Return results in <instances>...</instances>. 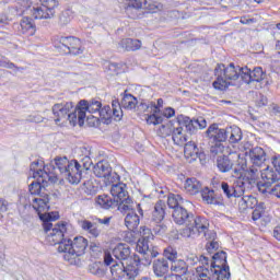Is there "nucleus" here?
Segmentation results:
<instances>
[{
    "instance_id": "nucleus-1",
    "label": "nucleus",
    "mask_w": 280,
    "mask_h": 280,
    "mask_svg": "<svg viewBox=\"0 0 280 280\" xmlns=\"http://www.w3.org/2000/svg\"><path fill=\"white\" fill-rule=\"evenodd\" d=\"M84 154L78 160L63 158H55L50 164H45L43 160H37L31 164V174L37 182H33L30 186L32 196H38L40 189L47 183H58V172L71 185H78L82 180V171L91 170L93 160H91V151L88 148H81Z\"/></svg>"
},
{
    "instance_id": "nucleus-2",
    "label": "nucleus",
    "mask_w": 280,
    "mask_h": 280,
    "mask_svg": "<svg viewBox=\"0 0 280 280\" xmlns=\"http://www.w3.org/2000/svg\"><path fill=\"white\" fill-rule=\"evenodd\" d=\"M113 255L119 262L113 259ZM113 255L105 252L104 264L110 266V273L115 280L128 279L135 280L139 276V266L141 265V257L137 254L132 255L128 244L119 243L113 249Z\"/></svg>"
},
{
    "instance_id": "nucleus-3",
    "label": "nucleus",
    "mask_w": 280,
    "mask_h": 280,
    "mask_svg": "<svg viewBox=\"0 0 280 280\" xmlns=\"http://www.w3.org/2000/svg\"><path fill=\"white\" fill-rule=\"evenodd\" d=\"M189 266H199L195 269L194 276L197 280H230L231 271L226 264V253L217 252L211 258L201 255L199 258L195 254L186 257Z\"/></svg>"
},
{
    "instance_id": "nucleus-4",
    "label": "nucleus",
    "mask_w": 280,
    "mask_h": 280,
    "mask_svg": "<svg viewBox=\"0 0 280 280\" xmlns=\"http://www.w3.org/2000/svg\"><path fill=\"white\" fill-rule=\"evenodd\" d=\"M32 207L37 211L39 219L43 222V228L46 233V242L50 246L65 243L67 233H69L70 224L61 221L54 225L55 220H58V212L47 213L49 211V198L48 197H34L32 199Z\"/></svg>"
},
{
    "instance_id": "nucleus-5",
    "label": "nucleus",
    "mask_w": 280,
    "mask_h": 280,
    "mask_svg": "<svg viewBox=\"0 0 280 280\" xmlns=\"http://www.w3.org/2000/svg\"><path fill=\"white\" fill-rule=\"evenodd\" d=\"M214 73L217 79L212 86L217 91H226L229 86H236L237 82H243L244 68L234 63L229 66L218 65Z\"/></svg>"
},
{
    "instance_id": "nucleus-6",
    "label": "nucleus",
    "mask_w": 280,
    "mask_h": 280,
    "mask_svg": "<svg viewBox=\"0 0 280 280\" xmlns=\"http://www.w3.org/2000/svg\"><path fill=\"white\" fill-rule=\"evenodd\" d=\"M22 8L26 9V12L32 14L33 19H54L56 14V8L60 4L58 0H14Z\"/></svg>"
},
{
    "instance_id": "nucleus-7",
    "label": "nucleus",
    "mask_w": 280,
    "mask_h": 280,
    "mask_svg": "<svg viewBox=\"0 0 280 280\" xmlns=\"http://www.w3.org/2000/svg\"><path fill=\"white\" fill-rule=\"evenodd\" d=\"M110 194L113 198H116L118 211L121 213H132L133 211H138L140 215H143V209H141L140 203H135L132 199L128 196V190L126 189V184L118 183L112 185Z\"/></svg>"
},
{
    "instance_id": "nucleus-8",
    "label": "nucleus",
    "mask_w": 280,
    "mask_h": 280,
    "mask_svg": "<svg viewBox=\"0 0 280 280\" xmlns=\"http://www.w3.org/2000/svg\"><path fill=\"white\" fill-rule=\"evenodd\" d=\"M88 246L89 241L86 238L83 236H75L72 241L71 238L63 241V243L58 246V252L65 253L63 259L66 261H70V264H73L71 260L75 259V257H82V255H84L86 252Z\"/></svg>"
},
{
    "instance_id": "nucleus-9",
    "label": "nucleus",
    "mask_w": 280,
    "mask_h": 280,
    "mask_svg": "<svg viewBox=\"0 0 280 280\" xmlns=\"http://www.w3.org/2000/svg\"><path fill=\"white\" fill-rule=\"evenodd\" d=\"M140 235L141 238H139L136 248L140 255H143V259L145 261L144 265L150 266V264H152V259H154V257H159V250H156L152 244L154 235L152 234V231L145 226L141 228Z\"/></svg>"
},
{
    "instance_id": "nucleus-10",
    "label": "nucleus",
    "mask_w": 280,
    "mask_h": 280,
    "mask_svg": "<svg viewBox=\"0 0 280 280\" xmlns=\"http://www.w3.org/2000/svg\"><path fill=\"white\" fill-rule=\"evenodd\" d=\"M203 235L206 240H213L215 237V232L209 231V220L202 217H194L190 220V223H187V228L184 229V237H191V235Z\"/></svg>"
},
{
    "instance_id": "nucleus-11",
    "label": "nucleus",
    "mask_w": 280,
    "mask_h": 280,
    "mask_svg": "<svg viewBox=\"0 0 280 280\" xmlns=\"http://www.w3.org/2000/svg\"><path fill=\"white\" fill-rule=\"evenodd\" d=\"M124 117V110H121V105L117 101H113L112 108L109 105L102 106L97 116H94V121L92 126H95L97 121H103L108 126L114 119V121H121Z\"/></svg>"
},
{
    "instance_id": "nucleus-12",
    "label": "nucleus",
    "mask_w": 280,
    "mask_h": 280,
    "mask_svg": "<svg viewBox=\"0 0 280 280\" xmlns=\"http://www.w3.org/2000/svg\"><path fill=\"white\" fill-rule=\"evenodd\" d=\"M206 135L211 143H214L210 148L211 154H222L224 152V141H228L226 128H219L218 125H211Z\"/></svg>"
},
{
    "instance_id": "nucleus-13",
    "label": "nucleus",
    "mask_w": 280,
    "mask_h": 280,
    "mask_svg": "<svg viewBox=\"0 0 280 280\" xmlns=\"http://www.w3.org/2000/svg\"><path fill=\"white\" fill-rule=\"evenodd\" d=\"M55 47L63 49V51H68V54H72V56H80V54H83L84 51V47H82L80 38L73 36L58 37L55 40Z\"/></svg>"
},
{
    "instance_id": "nucleus-14",
    "label": "nucleus",
    "mask_w": 280,
    "mask_h": 280,
    "mask_svg": "<svg viewBox=\"0 0 280 280\" xmlns=\"http://www.w3.org/2000/svg\"><path fill=\"white\" fill-rule=\"evenodd\" d=\"M139 113L145 115V121L149 126H159L163 124V116L159 115V106L154 102H142L138 105Z\"/></svg>"
},
{
    "instance_id": "nucleus-15",
    "label": "nucleus",
    "mask_w": 280,
    "mask_h": 280,
    "mask_svg": "<svg viewBox=\"0 0 280 280\" xmlns=\"http://www.w3.org/2000/svg\"><path fill=\"white\" fill-rule=\"evenodd\" d=\"M73 108V103L71 102H62L57 103L52 106V115L55 117V122L57 126H63L69 121V114Z\"/></svg>"
},
{
    "instance_id": "nucleus-16",
    "label": "nucleus",
    "mask_w": 280,
    "mask_h": 280,
    "mask_svg": "<svg viewBox=\"0 0 280 280\" xmlns=\"http://www.w3.org/2000/svg\"><path fill=\"white\" fill-rule=\"evenodd\" d=\"M260 176L262 182L258 183L259 191H261L264 187L265 189H268V187H271L273 183L280 180V173L270 166H267L265 170L260 171Z\"/></svg>"
},
{
    "instance_id": "nucleus-17",
    "label": "nucleus",
    "mask_w": 280,
    "mask_h": 280,
    "mask_svg": "<svg viewBox=\"0 0 280 280\" xmlns=\"http://www.w3.org/2000/svg\"><path fill=\"white\" fill-rule=\"evenodd\" d=\"M86 119V110L84 109V106L80 105V102L77 106L73 105V107L70 110V114L68 115V121L71 126H84V121Z\"/></svg>"
},
{
    "instance_id": "nucleus-18",
    "label": "nucleus",
    "mask_w": 280,
    "mask_h": 280,
    "mask_svg": "<svg viewBox=\"0 0 280 280\" xmlns=\"http://www.w3.org/2000/svg\"><path fill=\"white\" fill-rule=\"evenodd\" d=\"M221 189L226 198H242L246 191V183L229 185V183L222 182Z\"/></svg>"
},
{
    "instance_id": "nucleus-19",
    "label": "nucleus",
    "mask_w": 280,
    "mask_h": 280,
    "mask_svg": "<svg viewBox=\"0 0 280 280\" xmlns=\"http://www.w3.org/2000/svg\"><path fill=\"white\" fill-rule=\"evenodd\" d=\"M262 80H266V72H264V69H261V67H256L253 71L248 69V67L243 68V82L245 84H250L253 82H262Z\"/></svg>"
},
{
    "instance_id": "nucleus-20",
    "label": "nucleus",
    "mask_w": 280,
    "mask_h": 280,
    "mask_svg": "<svg viewBox=\"0 0 280 280\" xmlns=\"http://www.w3.org/2000/svg\"><path fill=\"white\" fill-rule=\"evenodd\" d=\"M232 159H237V166L234 167L232 176L237 179L236 185H238V183L242 185L244 182V172L246 170V159L240 153L232 154Z\"/></svg>"
},
{
    "instance_id": "nucleus-21",
    "label": "nucleus",
    "mask_w": 280,
    "mask_h": 280,
    "mask_svg": "<svg viewBox=\"0 0 280 280\" xmlns=\"http://www.w3.org/2000/svg\"><path fill=\"white\" fill-rule=\"evenodd\" d=\"M191 218H194V214L189 213V211H187L183 206L173 210V221L179 226H182V224H186L187 229V224L191 222Z\"/></svg>"
},
{
    "instance_id": "nucleus-22",
    "label": "nucleus",
    "mask_w": 280,
    "mask_h": 280,
    "mask_svg": "<svg viewBox=\"0 0 280 280\" xmlns=\"http://www.w3.org/2000/svg\"><path fill=\"white\" fill-rule=\"evenodd\" d=\"M93 173L97 178H105V180L110 182V174H113V168L108 162L100 161L93 167Z\"/></svg>"
},
{
    "instance_id": "nucleus-23",
    "label": "nucleus",
    "mask_w": 280,
    "mask_h": 280,
    "mask_svg": "<svg viewBox=\"0 0 280 280\" xmlns=\"http://www.w3.org/2000/svg\"><path fill=\"white\" fill-rule=\"evenodd\" d=\"M153 272L155 277H168L167 272H170V261L165 258H159L153 261Z\"/></svg>"
},
{
    "instance_id": "nucleus-24",
    "label": "nucleus",
    "mask_w": 280,
    "mask_h": 280,
    "mask_svg": "<svg viewBox=\"0 0 280 280\" xmlns=\"http://www.w3.org/2000/svg\"><path fill=\"white\" fill-rule=\"evenodd\" d=\"M249 159L254 167H261L266 163V151L261 147H256L249 150Z\"/></svg>"
},
{
    "instance_id": "nucleus-25",
    "label": "nucleus",
    "mask_w": 280,
    "mask_h": 280,
    "mask_svg": "<svg viewBox=\"0 0 280 280\" xmlns=\"http://www.w3.org/2000/svg\"><path fill=\"white\" fill-rule=\"evenodd\" d=\"M184 145V155L185 159H187L188 163H194V161H197L199 156V149L198 145H196V142H185Z\"/></svg>"
},
{
    "instance_id": "nucleus-26",
    "label": "nucleus",
    "mask_w": 280,
    "mask_h": 280,
    "mask_svg": "<svg viewBox=\"0 0 280 280\" xmlns=\"http://www.w3.org/2000/svg\"><path fill=\"white\" fill-rule=\"evenodd\" d=\"M259 174H261V171L258 166L253 165L249 170L245 168L243 182H241V185L245 183V187H248L249 185L255 184V180L259 178Z\"/></svg>"
},
{
    "instance_id": "nucleus-27",
    "label": "nucleus",
    "mask_w": 280,
    "mask_h": 280,
    "mask_svg": "<svg viewBox=\"0 0 280 280\" xmlns=\"http://www.w3.org/2000/svg\"><path fill=\"white\" fill-rule=\"evenodd\" d=\"M170 270L172 272H175V275L170 276L174 277L173 279H176L177 277H183V275H187V262L183 259L173 260V262L170 266Z\"/></svg>"
},
{
    "instance_id": "nucleus-28",
    "label": "nucleus",
    "mask_w": 280,
    "mask_h": 280,
    "mask_svg": "<svg viewBox=\"0 0 280 280\" xmlns=\"http://www.w3.org/2000/svg\"><path fill=\"white\" fill-rule=\"evenodd\" d=\"M95 203L101 207V209H115L117 205V198H112L108 195H98L95 199Z\"/></svg>"
},
{
    "instance_id": "nucleus-29",
    "label": "nucleus",
    "mask_w": 280,
    "mask_h": 280,
    "mask_svg": "<svg viewBox=\"0 0 280 280\" xmlns=\"http://www.w3.org/2000/svg\"><path fill=\"white\" fill-rule=\"evenodd\" d=\"M118 49H122L124 51H139L141 49V40L125 38L118 43Z\"/></svg>"
},
{
    "instance_id": "nucleus-30",
    "label": "nucleus",
    "mask_w": 280,
    "mask_h": 280,
    "mask_svg": "<svg viewBox=\"0 0 280 280\" xmlns=\"http://www.w3.org/2000/svg\"><path fill=\"white\" fill-rule=\"evenodd\" d=\"M201 198L203 202H207V205H222V199L218 198V195H215V190L210 189L209 187H206L201 190Z\"/></svg>"
},
{
    "instance_id": "nucleus-31",
    "label": "nucleus",
    "mask_w": 280,
    "mask_h": 280,
    "mask_svg": "<svg viewBox=\"0 0 280 280\" xmlns=\"http://www.w3.org/2000/svg\"><path fill=\"white\" fill-rule=\"evenodd\" d=\"M20 32L25 36H34L36 34V24L31 18L24 16L20 22Z\"/></svg>"
},
{
    "instance_id": "nucleus-32",
    "label": "nucleus",
    "mask_w": 280,
    "mask_h": 280,
    "mask_svg": "<svg viewBox=\"0 0 280 280\" xmlns=\"http://www.w3.org/2000/svg\"><path fill=\"white\" fill-rule=\"evenodd\" d=\"M80 106H83L85 113H90L91 115H98L102 109V101L91 100L90 102L86 100L80 101Z\"/></svg>"
},
{
    "instance_id": "nucleus-33",
    "label": "nucleus",
    "mask_w": 280,
    "mask_h": 280,
    "mask_svg": "<svg viewBox=\"0 0 280 280\" xmlns=\"http://www.w3.org/2000/svg\"><path fill=\"white\" fill-rule=\"evenodd\" d=\"M171 137L175 145H185V143H187V133H185V129H183V126H180V124L175 126V128L173 129V133H171Z\"/></svg>"
},
{
    "instance_id": "nucleus-34",
    "label": "nucleus",
    "mask_w": 280,
    "mask_h": 280,
    "mask_svg": "<svg viewBox=\"0 0 280 280\" xmlns=\"http://www.w3.org/2000/svg\"><path fill=\"white\" fill-rule=\"evenodd\" d=\"M184 189L190 196H196L202 189V184L195 177L187 178L184 184Z\"/></svg>"
},
{
    "instance_id": "nucleus-35",
    "label": "nucleus",
    "mask_w": 280,
    "mask_h": 280,
    "mask_svg": "<svg viewBox=\"0 0 280 280\" xmlns=\"http://www.w3.org/2000/svg\"><path fill=\"white\" fill-rule=\"evenodd\" d=\"M141 218H143V215L138 214L137 210H135L133 212H128L125 217V225L129 231H135V229L139 226Z\"/></svg>"
},
{
    "instance_id": "nucleus-36",
    "label": "nucleus",
    "mask_w": 280,
    "mask_h": 280,
    "mask_svg": "<svg viewBox=\"0 0 280 280\" xmlns=\"http://www.w3.org/2000/svg\"><path fill=\"white\" fill-rule=\"evenodd\" d=\"M217 167L222 174H226L233 170V161L226 155H219L217 158Z\"/></svg>"
},
{
    "instance_id": "nucleus-37",
    "label": "nucleus",
    "mask_w": 280,
    "mask_h": 280,
    "mask_svg": "<svg viewBox=\"0 0 280 280\" xmlns=\"http://www.w3.org/2000/svg\"><path fill=\"white\" fill-rule=\"evenodd\" d=\"M229 143H240L242 141V129L237 126L226 128Z\"/></svg>"
},
{
    "instance_id": "nucleus-38",
    "label": "nucleus",
    "mask_w": 280,
    "mask_h": 280,
    "mask_svg": "<svg viewBox=\"0 0 280 280\" xmlns=\"http://www.w3.org/2000/svg\"><path fill=\"white\" fill-rule=\"evenodd\" d=\"M164 218H165V202L163 200H160L154 206L152 220L154 222H163Z\"/></svg>"
},
{
    "instance_id": "nucleus-39",
    "label": "nucleus",
    "mask_w": 280,
    "mask_h": 280,
    "mask_svg": "<svg viewBox=\"0 0 280 280\" xmlns=\"http://www.w3.org/2000/svg\"><path fill=\"white\" fill-rule=\"evenodd\" d=\"M79 225L83 231H86L92 237H100V234L102 233L100 229H97V225L95 223H92L91 221H80Z\"/></svg>"
},
{
    "instance_id": "nucleus-40",
    "label": "nucleus",
    "mask_w": 280,
    "mask_h": 280,
    "mask_svg": "<svg viewBox=\"0 0 280 280\" xmlns=\"http://www.w3.org/2000/svg\"><path fill=\"white\" fill-rule=\"evenodd\" d=\"M167 205L170 209L175 211L185 205V199L180 195L170 194L167 198Z\"/></svg>"
},
{
    "instance_id": "nucleus-41",
    "label": "nucleus",
    "mask_w": 280,
    "mask_h": 280,
    "mask_svg": "<svg viewBox=\"0 0 280 280\" xmlns=\"http://www.w3.org/2000/svg\"><path fill=\"white\" fill-rule=\"evenodd\" d=\"M174 128H176V125L172 121H167L165 124H162L158 129L159 137H162L163 139L167 137H172V133L174 132Z\"/></svg>"
},
{
    "instance_id": "nucleus-42",
    "label": "nucleus",
    "mask_w": 280,
    "mask_h": 280,
    "mask_svg": "<svg viewBox=\"0 0 280 280\" xmlns=\"http://www.w3.org/2000/svg\"><path fill=\"white\" fill-rule=\"evenodd\" d=\"M137 97H135L132 94H125L122 100H121V104L120 108H126L127 110H132L135 108H137Z\"/></svg>"
},
{
    "instance_id": "nucleus-43",
    "label": "nucleus",
    "mask_w": 280,
    "mask_h": 280,
    "mask_svg": "<svg viewBox=\"0 0 280 280\" xmlns=\"http://www.w3.org/2000/svg\"><path fill=\"white\" fill-rule=\"evenodd\" d=\"M91 275H95V277H104L106 275V269L102 262H94L90 266Z\"/></svg>"
},
{
    "instance_id": "nucleus-44",
    "label": "nucleus",
    "mask_w": 280,
    "mask_h": 280,
    "mask_svg": "<svg viewBox=\"0 0 280 280\" xmlns=\"http://www.w3.org/2000/svg\"><path fill=\"white\" fill-rule=\"evenodd\" d=\"M264 213H266V207L264 206V203H258L252 213V220H254V222H257V220L261 219Z\"/></svg>"
},
{
    "instance_id": "nucleus-45",
    "label": "nucleus",
    "mask_w": 280,
    "mask_h": 280,
    "mask_svg": "<svg viewBox=\"0 0 280 280\" xmlns=\"http://www.w3.org/2000/svg\"><path fill=\"white\" fill-rule=\"evenodd\" d=\"M164 257L168 259V261L174 262L178 257V252H176L174 247H167L164 249Z\"/></svg>"
},
{
    "instance_id": "nucleus-46",
    "label": "nucleus",
    "mask_w": 280,
    "mask_h": 280,
    "mask_svg": "<svg viewBox=\"0 0 280 280\" xmlns=\"http://www.w3.org/2000/svg\"><path fill=\"white\" fill-rule=\"evenodd\" d=\"M260 191L261 194H270L271 196H276V198H280V183L276 184L272 188H264Z\"/></svg>"
},
{
    "instance_id": "nucleus-47",
    "label": "nucleus",
    "mask_w": 280,
    "mask_h": 280,
    "mask_svg": "<svg viewBox=\"0 0 280 280\" xmlns=\"http://www.w3.org/2000/svg\"><path fill=\"white\" fill-rule=\"evenodd\" d=\"M184 126H185L187 132H194V130H196L198 128L196 125V120L190 119L189 117L184 118Z\"/></svg>"
},
{
    "instance_id": "nucleus-48",
    "label": "nucleus",
    "mask_w": 280,
    "mask_h": 280,
    "mask_svg": "<svg viewBox=\"0 0 280 280\" xmlns=\"http://www.w3.org/2000/svg\"><path fill=\"white\" fill-rule=\"evenodd\" d=\"M126 1V10H130L132 8L133 10H141L143 8V3L140 2V0H125Z\"/></svg>"
},
{
    "instance_id": "nucleus-49",
    "label": "nucleus",
    "mask_w": 280,
    "mask_h": 280,
    "mask_svg": "<svg viewBox=\"0 0 280 280\" xmlns=\"http://www.w3.org/2000/svg\"><path fill=\"white\" fill-rule=\"evenodd\" d=\"M207 240H210V242L206 245L208 253H213L214 250H218L220 248V243L215 241V236L213 238Z\"/></svg>"
},
{
    "instance_id": "nucleus-50",
    "label": "nucleus",
    "mask_w": 280,
    "mask_h": 280,
    "mask_svg": "<svg viewBox=\"0 0 280 280\" xmlns=\"http://www.w3.org/2000/svg\"><path fill=\"white\" fill-rule=\"evenodd\" d=\"M155 235H165L167 233V225L156 222V225L153 228Z\"/></svg>"
},
{
    "instance_id": "nucleus-51",
    "label": "nucleus",
    "mask_w": 280,
    "mask_h": 280,
    "mask_svg": "<svg viewBox=\"0 0 280 280\" xmlns=\"http://www.w3.org/2000/svg\"><path fill=\"white\" fill-rule=\"evenodd\" d=\"M31 124H43L45 121V117L40 116V114H32L26 118Z\"/></svg>"
},
{
    "instance_id": "nucleus-52",
    "label": "nucleus",
    "mask_w": 280,
    "mask_h": 280,
    "mask_svg": "<svg viewBox=\"0 0 280 280\" xmlns=\"http://www.w3.org/2000/svg\"><path fill=\"white\" fill-rule=\"evenodd\" d=\"M245 200L247 202V209H255V207H257V198L253 196H245Z\"/></svg>"
},
{
    "instance_id": "nucleus-53",
    "label": "nucleus",
    "mask_w": 280,
    "mask_h": 280,
    "mask_svg": "<svg viewBox=\"0 0 280 280\" xmlns=\"http://www.w3.org/2000/svg\"><path fill=\"white\" fill-rule=\"evenodd\" d=\"M195 124L199 130H205V128H207V120L202 117L195 119Z\"/></svg>"
},
{
    "instance_id": "nucleus-54",
    "label": "nucleus",
    "mask_w": 280,
    "mask_h": 280,
    "mask_svg": "<svg viewBox=\"0 0 280 280\" xmlns=\"http://www.w3.org/2000/svg\"><path fill=\"white\" fill-rule=\"evenodd\" d=\"M9 207H10V202H8V200L3 198H0V213H5Z\"/></svg>"
},
{
    "instance_id": "nucleus-55",
    "label": "nucleus",
    "mask_w": 280,
    "mask_h": 280,
    "mask_svg": "<svg viewBox=\"0 0 280 280\" xmlns=\"http://www.w3.org/2000/svg\"><path fill=\"white\" fill-rule=\"evenodd\" d=\"M271 163H272L275 170L280 174V155H275L271 159Z\"/></svg>"
},
{
    "instance_id": "nucleus-56",
    "label": "nucleus",
    "mask_w": 280,
    "mask_h": 280,
    "mask_svg": "<svg viewBox=\"0 0 280 280\" xmlns=\"http://www.w3.org/2000/svg\"><path fill=\"white\" fill-rule=\"evenodd\" d=\"M174 115H176V110L172 107H167L163 112V117H166V119L174 117Z\"/></svg>"
},
{
    "instance_id": "nucleus-57",
    "label": "nucleus",
    "mask_w": 280,
    "mask_h": 280,
    "mask_svg": "<svg viewBox=\"0 0 280 280\" xmlns=\"http://www.w3.org/2000/svg\"><path fill=\"white\" fill-rule=\"evenodd\" d=\"M238 209H240V211H246V209H248V206H247V202H246V196H243L238 200Z\"/></svg>"
},
{
    "instance_id": "nucleus-58",
    "label": "nucleus",
    "mask_w": 280,
    "mask_h": 280,
    "mask_svg": "<svg viewBox=\"0 0 280 280\" xmlns=\"http://www.w3.org/2000/svg\"><path fill=\"white\" fill-rule=\"evenodd\" d=\"M110 220H113L112 217H105V218H103V219L97 218V219H96V222H97L98 224H103L104 226H109V225H110Z\"/></svg>"
},
{
    "instance_id": "nucleus-59",
    "label": "nucleus",
    "mask_w": 280,
    "mask_h": 280,
    "mask_svg": "<svg viewBox=\"0 0 280 280\" xmlns=\"http://www.w3.org/2000/svg\"><path fill=\"white\" fill-rule=\"evenodd\" d=\"M0 67H4L5 69H16V71H19V68H16V66L10 61H0Z\"/></svg>"
},
{
    "instance_id": "nucleus-60",
    "label": "nucleus",
    "mask_w": 280,
    "mask_h": 280,
    "mask_svg": "<svg viewBox=\"0 0 280 280\" xmlns=\"http://www.w3.org/2000/svg\"><path fill=\"white\" fill-rule=\"evenodd\" d=\"M273 237L280 242V225L273 229Z\"/></svg>"
},
{
    "instance_id": "nucleus-61",
    "label": "nucleus",
    "mask_w": 280,
    "mask_h": 280,
    "mask_svg": "<svg viewBox=\"0 0 280 280\" xmlns=\"http://www.w3.org/2000/svg\"><path fill=\"white\" fill-rule=\"evenodd\" d=\"M155 106H158L159 113H161V108H163V98H159L158 104H155Z\"/></svg>"
},
{
    "instance_id": "nucleus-62",
    "label": "nucleus",
    "mask_w": 280,
    "mask_h": 280,
    "mask_svg": "<svg viewBox=\"0 0 280 280\" xmlns=\"http://www.w3.org/2000/svg\"><path fill=\"white\" fill-rule=\"evenodd\" d=\"M276 49L279 51L280 54V39L277 40L276 43Z\"/></svg>"
},
{
    "instance_id": "nucleus-63",
    "label": "nucleus",
    "mask_w": 280,
    "mask_h": 280,
    "mask_svg": "<svg viewBox=\"0 0 280 280\" xmlns=\"http://www.w3.org/2000/svg\"><path fill=\"white\" fill-rule=\"evenodd\" d=\"M141 280H152L151 278L144 277Z\"/></svg>"
},
{
    "instance_id": "nucleus-64",
    "label": "nucleus",
    "mask_w": 280,
    "mask_h": 280,
    "mask_svg": "<svg viewBox=\"0 0 280 280\" xmlns=\"http://www.w3.org/2000/svg\"><path fill=\"white\" fill-rule=\"evenodd\" d=\"M277 30H280V23L277 24Z\"/></svg>"
}]
</instances>
